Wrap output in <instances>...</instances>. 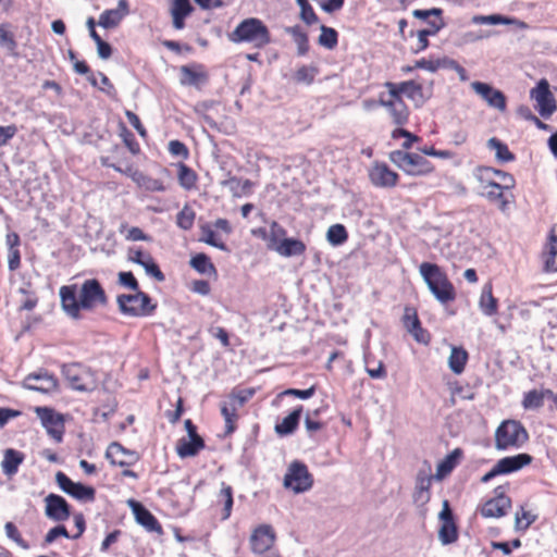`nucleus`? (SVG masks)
<instances>
[{"mask_svg":"<svg viewBox=\"0 0 557 557\" xmlns=\"http://www.w3.org/2000/svg\"><path fill=\"white\" fill-rule=\"evenodd\" d=\"M117 283L134 294H121L116 297V304L122 314L126 317H150L157 309V304L145 292L140 290L139 283L133 272L122 271L117 274Z\"/></svg>","mask_w":557,"mask_h":557,"instance_id":"nucleus-1","label":"nucleus"},{"mask_svg":"<svg viewBox=\"0 0 557 557\" xmlns=\"http://www.w3.org/2000/svg\"><path fill=\"white\" fill-rule=\"evenodd\" d=\"M419 272L438 302L446 305L456 299V289L438 264L422 262L419 267Z\"/></svg>","mask_w":557,"mask_h":557,"instance_id":"nucleus-2","label":"nucleus"},{"mask_svg":"<svg viewBox=\"0 0 557 557\" xmlns=\"http://www.w3.org/2000/svg\"><path fill=\"white\" fill-rule=\"evenodd\" d=\"M474 177L491 188L484 194L488 200L499 201L503 208L507 205L503 190L513 188L516 183L510 173L492 166L480 165L474 169Z\"/></svg>","mask_w":557,"mask_h":557,"instance_id":"nucleus-3","label":"nucleus"},{"mask_svg":"<svg viewBox=\"0 0 557 557\" xmlns=\"http://www.w3.org/2000/svg\"><path fill=\"white\" fill-rule=\"evenodd\" d=\"M228 38L235 44H252L256 48H263L271 42L269 28L257 17L243 20L228 35Z\"/></svg>","mask_w":557,"mask_h":557,"instance_id":"nucleus-4","label":"nucleus"},{"mask_svg":"<svg viewBox=\"0 0 557 557\" xmlns=\"http://www.w3.org/2000/svg\"><path fill=\"white\" fill-rule=\"evenodd\" d=\"M61 373L73 391L91 393L98 387L96 371L81 362L62 364Z\"/></svg>","mask_w":557,"mask_h":557,"instance_id":"nucleus-5","label":"nucleus"},{"mask_svg":"<svg viewBox=\"0 0 557 557\" xmlns=\"http://www.w3.org/2000/svg\"><path fill=\"white\" fill-rule=\"evenodd\" d=\"M529 441V433L520 421L504 420L495 431V447L497 450L521 448Z\"/></svg>","mask_w":557,"mask_h":557,"instance_id":"nucleus-6","label":"nucleus"},{"mask_svg":"<svg viewBox=\"0 0 557 557\" xmlns=\"http://www.w3.org/2000/svg\"><path fill=\"white\" fill-rule=\"evenodd\" d=\"M389 160L410 176H425L434 171V165L422 154L404 150L389 152Z\"/></svg>","mask_w":557,"mask_h":557,"instance_id":"nucleus-7","label":"nucleus"},{"mask_svg":"<svg viewBox=\"0 0 557 557\" xmlns=\"http://www.w3.org/2000/svg\"><path fill=\"white\" fill-rule=\"evenodd\" d=\"M313 483V476L305 462L294 460L289 463L283 480L285 488L292 490L296 494H301L311 490Z\"/></svg>","mask_w":557,"mask_h":557,"instance_id":"nucleus-8","label":"nucleus"},{"mask_svg":"<svg viewBox=\"0 0 557 557\" xmlns=\"http://www.w3.org/2000/svg\"><path fill=\"white\" fill-rule=\"evenodd\" d=\"M108 296L97 278H88L83 282L79 289V306L83 310H94L96 307H106Z\"/></svg>","mask_w":557,"mask_h":557,"instance_id":"nucleus-9","label":"nucleus"},{"mask_svg":"<svg viewBox=\"0 0 557 557\" xmlns=\"http://www.w3.org/2000/svg\"><path fill=\"white\" fill-rule=\"evenodd\" d=\"M35 413L40 420L41 425L45 428L48 435L52 437L57 443H61L65 432L64 416L60 412H57L53 408L47 406L36 407Z\"/></svg>","mask_w":557,"mask_h":557,"instance_id":"nucleus-10","label":"nucleus"},{"mask_svg":"<svg viewBox=\"0 0 557 557\" xmlns=\"http://www.w3.org/2000/svg\"><path fill=\"white\" fill-rule=\"evenodd\" d=\"M531 99L535 100L539 114L544 117H550L557 110V102L549 89L548 82L543 78L530 91Z\"/></svg>","mask_w":557,"mask_h":557,"instance_id":"nucleus-11","label":"nucleus"},{"mask_svg":"<svg viewBox=\"0 0 557 557\" xmlns=\"http://www.w3.org/2000/svg\"><path fill=\"white\" fill-rule=\"evenodd\" d=\"M25 389L39 392L42 394H51L58 391V379L48 370L41 368L25 376L22 382Z\"/></svg>","mask_w":557,"mask_h":557,"instance_id":"nucleus-12","label":"nucleus"},{"mask_svg":"<svg viewBox=\"0 0 557 557\" xmlns=\"http://www.w3.org/2000/svg\"><path fill=\"white\" fill-rule=\"evenodd\" d=\"M55 482L64 493L79 502L95 500L96 490L92 486L85 485L81 482H74L62 471L57 472Z\"/></svg>","mask_w":557,"mask_h":557,"instance_id":"nucleus-13","label":"nucleus"},{"mask_svg":"<svg viewBox=\"0 0 557 557\" xmlns=\"http://www.w3.org/2000/svg\"><path fill=\"white\" fill-rule=\"evenodd\" d=\"M276 541V534L272 525L260 524L255 528L249 537L250 549L256 555L270 552Z\"/></svg>","mask_w":557,"mask_h":557,"instance_id":"nucleus-14","label":"nucleus"},{"mask_svg":"<svg viewBox=\"0 0 557 557\" xmlns=\"http://www.w3.org/2000/svg\"><path fill=\"white\" fill-rule=\"evenodd\" d=\"M106 458L112 466L127 468L137 463L140 455L136 450L124 447L119 442H112L106 450Z\"/></svg>","mask_w":557,"mask_h":557,"instance_id":"nucleus-15","label":"nucleus"},{"mask_svg":"<svg viewBox=\"0 0 557 557\" xmlns=\"http://www.w3.org/2000/svg\"><path fill=\"white\" fill-rule=\"evenodd\" d=\"M399 175L384 162H374L369 170L371 184L379 188H393L397 185Z\"/></svg>","mask_w":557,"mask_h":557,"instance_id":"nucleus-16","label":"nucleus"},{"mask_svg":"<svg viewBox=\"0 0 557 557\" xmlns=\"http://www.w3.org/2000/svg\"><path fill=\"white\" fill-rule=\"evenodd\" d=\"M60 300L62 310L73 320H81L83 310L79 306V293L77 285H64L60 288Z\"/></svg>","mask_w":557,"mask_h":557,"instance_id":"nucleus-17","label":"nucleus"},{"mask_svg":"<svg viewBox=\"0 0 557 557\" xmlns=\"http://www.w3.org/2000/svg\"><path fill=\"white\" fill-rule=\"evenodd\" d=\"M433 475L431 474V466L426 465L425 469H420L416 476V485L413 491V502L417 506L423 507L431 499V485Z\"/></svg>","mask_w":557,"mask_h":557,"instance_id":"nucleus-18","label":"nucleus"},{"mask_svg":"<svg viewBox=\"0 0 557 557\" xmlns=\"http://www.w3.org/2000/svg\"><path fill=\"white\" fill-rule=\"evenodd\" d=\"M45 503V513L49 519L60 522L71 517V506L63 496L50 493L46 496Z\"/></svg>","mask_w":557,"mask_h":557,"instance_id":"nucleus-19","label":"nucleus"},{"mask_svg":"<svg viewBox=\"0 0 557 557\" xmlns=\"http://www.w3.org/2000/svg\"><path fill=\"white\" fill-rule=\"evenodd\" d=\"M127 504L131 507L138 524L144 527L148 532H154L158 534L163 533L158 519L141 503L135 499H129Z\"/></svg>","mask_w":557,"mask_h":557,"instance_id":"nucleus-20","label":"nucleus"},{"mask_svg":"<svg viewBox=\"0 0 557 557\" xmlns=\"http://www.w3.org/2000/svg\"><path fill=\"white\" fill-rule=\"evenodd\" d=\"M385 87L388 89V94L392 98H401V95H406V97L411 100L419 99L423 101V87L414 81L401 83L387 82Z\"/></svg>","mask_w":557,"mask_h":557,"instance_id":"nucleus-21","label":"nucleus"},{"mask_svg":"<svg viewBox=\"0 0 557 557\" xmlns=\"http://www.w3.org/2000/svg\"><path fill=\"white\" fill-rule=\"evenodd\" d=\"M472 89L480 95L490 107L504 111L506 109V97L503 91L495 89L487 83L473 82Z\"/></svg>","mask_w":557,"mask_h":557,"instance_id":"nucleus-22","label":"nucleus"},{"mask_svg":"<svg viewBox=\"0 0 557 557\" xmlns=\"http://www.w3.org/2000/svg\"><path fill=\"white\" fill-rule=\"evenodd\" d=\"M129 14V4L127 0H120L115 9L104 10L98 21V25L106 28L116 27L122 20Z\"/></svg>","mask_w":557,"mask_h":557,"instance_id":"nucleus-23","label":"nucleus"},{"mask_svg":"<svg viewBox=\"0 0 557 557\" xmlns=\"http://www.w3.org/2000/svg\"><path fill=\"white\" fill-rule=\"evenodd\" d=\"M545 398L553 400L557 404V394L552 389H531L523 395L522 407L525 410H539L544 406Z\"/></svg>","mask_w":557,"mask_h":557,"instance_id":"nucleus-24","label":"nucleus"},{"mask_svg":"<svg viewBox=\"0 0 557 557\" xmlns=\"http://www.w3.org/2000/svg\"><path fill=\"white\" fill-rule=\"evenodd\" d=\"M533 460V457L527 453H520L513 456H507L499 459L496 466L502 475L517 472L529 466Z\"/></svg>","mask_w":557,"mask_h":557,"instance_id":"nucleus-25","label":"nucleus"},{"mask_svg":"<svg viewBox=\"0 0 557 557\" xmlns=\"http://www.w3.org/2000/svg\"><path fill=\"white\" fill-rule=\"evenodd\" d=\"M510 507L511 499L509 497H493L482 506L481 515L485 518H500L507 513Z\"/></svg>","mask_w":557,"mask_h":557,"instance_id":"nucleus-26","label":"nucleus"},{"mask_svg":"<svg viewBox=\"0 0 557 557\" xmlns=\"http://www.w3.org/2000/svg\"><path fill=\"white\" fill-rule=\"evenodd\" d=\"M429 25H432V29H420L417 33H414V30L409 32L410 37H413L414 35L418 37L417 48L412 50L416 54L424 51L430 45L429 37L435 36L445 27L446 24L444 20H433L432 22H429Z\"/></svg>","mask_w":557,"mask_h":557,"instance_id":"nucleus-27","label":"nucleus"},{"mask_svg":"<svg viewBox=\"0 0 557 557\" xmlns=\"http://www.w3.org/2000/svg\"><path fill=\"white\" fill-rule=\"evenodd\" d=\"M302 414V406H297L283 420L275 424L274 431L278 436H288L297 430Z\"/></svg>","mask_w":557,"mask_h":557,"instance_id":"nucleus-28","label":"nucleus"},{"mask_svg":"<svg viewBox=\"0 0 557 557\" xmlns=\"http://www.w3.org/2000/svg\"><path fill=\"white\" fill-rule=\"evenodd\" d=\"M194 11L189 0H172L171 15L173 18V26L175 29H183L185 27V18Z\"/></svg>","mask_w":557,"mask_h":557,"instance_id":"nucleus-29","label":"nucleus"},{"mask_svg":"<svg viewBox=\"0 0 557 557\" xmlns=\"http://www.w3.org/2000/svg\"><path fill=\"white\" fill-rule=\"evenodd\" d=\"M206 446L202 437H182L177 441L176 453L181 458L195 457Z\"/></svg>","mask_w":557,"mask_h":557,"instance_id":"nucleus-30","label":"nucleus"},{"mask_svg":"<svg viewBox=\"0 0 557 557\" xmlns=\"http://www.w3.org/2000/svg\"><path fill=\"white\" fill-rule=\"evenodd\" d=\"M306 244L293 237L283 238V242L278 243L276 247H274L273 251H276L280 256L285 258L298 257L305 253Z\"/></svg>","mask_w":557,"mask_h":557,"instance_id":"nucleus-31","label":"nucleus"},{"mask_svg":"<svg viewBox=\"0 0 557 557\" xmlns=\"http://www.w3.org/2000/svg\"><path fill=\"white\" fill-rule=\"evenodd\" d=\"M215 505L221 507V520H227L232 515L234 498L233 487L225 482L221 483V490L216 495Z\"/></svg>","mask_w":557,"mask_h":557,"instance_id":"nucleus-32","label":"nucleus"},{"mask_svg":"<svg viewBox=\"0 0 557 557\" xmlns=\"http://www.w3.org/2000/svg\"><path fill=\"white\" fill-rule=\"evenodd\" d=\"M25 455L16 449L8 448L4 450L1 462L2 472L7 476H13L17 473L20 466L23 463Z\"/></svg>","mask_w":557,"mask_h":557,"instance_id":"nucleus-33","label":"nucleus"},{"mask_svg":"<svg viewBox=\"0 0 557 557\" xmlns=\"http://www.w3.org/2000/svg\"><path fill=\"white\" fill-rule=\"evenodd\" d=\"M200 67L201 65L199 64L181 66V84L183 86L198 87L200 84L206 83L208 78L206 73L196 71V69Z\"/></svg>","mask_w":557,"mask_h":557,"instance_id":"nucleus-34","label":"nucleus"},{"mask_svg":"<svg viewBox=\"0 0 557 557\" xmlns=\"http://www.w3.org/2000/svg\"><path fill=\"white\" fill-rule=\"evenodd\" d=\"M131 178L140 187L147 191H164L165 187L160 180L153 178L139 170L132 171Z\"/></svg>","mask_w":557,"mask_h":557,"instance_id":"nucleus-35","label":"nucleus"},{"mask_svg":"<svg viewBox=\"0 0 557 557\" xmlns=\"http://www.w3.org/2000/svg\"><path fill=\"white\" fill-rule=\"evenodd\" d=\"M461 457L462 450L460 448H455L437 465L435 478L441 480L448 475L459 463Z\"/></svg>","mask_w":557,"mask_h":557,"instance_id":"nucleus-36","label":"nucleus"},{"mask_svg":"<svg viewBox=\"0 0 557 557\" xmlns=\"http://www.w3.org/2000/svg\"><path fill=\"white\" fill-rule=\"evenodd\" d=\"M285 33L293 37L294 42L297 46V54L299 57H304L309 52L310 46L308 34L304 32L299 25L286 27Z\"/></svg>","mask_w":557,"mask_h":557,"instance_id":"nucleus-37","label":"nucleus"},{"mask_svg":"<svg viewBox=\"0 0 557 557\" xmlns=\"http://www.w3.org/2000/svg\"><path fill=\"white\" fill-rule=\"evenodd\" d=\"M479 307L483 314L492 317L497 313L498 300L493 296L492 286L486 284L481 293Z\"/></svg>","mask_w":557,"mask_h":557,"instance_id":"nucleus-38","label":"nucleus"},{"mask_svg":"<svg viewBox=\"0 0 557 557\" xmlns=\"http://www.w3.org/2000/svg\"><path fill=\"white\" fill-rule=\"evenodd\" d=\"M486 146L488 149L495 150L496 160L500 163L512 162L516 159L508 146L496 137L490 138Z\"/></svg>","mask_w":557,"mask_h":557,"instance_id":"nucleus-39","label":"nucleus"},{"mask_svg":"<svg viewBox=\"0 0 557 557\" xmlns=\"http://www.w3.org/2000/svg\"><path fill=\"white\" fill-rule=\"evenodd\" d=\"M0 47L11 55H17V42L9 23L0 24Z\"/></svg>","mask_w":557,"mask_h":557,"instance_id":"nucleus-40","label":"nucleus"},{"mask_svg":"<svg viewBox=\"0 0 557 557\" xmlns=\"http://www.w3.org/2000/svg\"><path fill=\"white\" fill-rule=\"evenodd\" d=\"M237 410V405L230 400L221 405V414L225 421V436L232 434L236 430L235 422L238 418Z\"/></svg>","mask_w":557,"mask_h":557,"instance_id":"nucleus-41","label":"nucleus"},{"mask_svg":"<svg viewBox=\"0 0 557 557\" xmlns=\"http://www.w3.org/2000/svg\"><path fill=\"white\" fill-rule=\"evenodd\" d=\"M190 267L200 274L216 275V269L211 259L203 252L196 253L190 259Z\"/></svg>","mask_w":557,"mask_h":557,"instance_id":"nucleus-42","label":"nucleus"},{"mask_svg":"<svg viewBox=\"0 0 557 557\" xmlns=\"http://www.w3.org/2000/svg\"><path fill=\"white\" fill-rule=\"evenodd\" d=\"M468 361V352L462 347L454 346L450 351V356L448 358L449 369L455 374H460L463 372L466 363Z\"/></svg>","mask_w":557,"mask_h":557,"instance_id":"nucleus-43","label":"nucleus"},{"mask_svg":"<svg viewBox=\"0 0 557 557\" xmlns=\"http://www.w3.org/2000/svg\"><path fill=\"white\" fill-rule=\"evenodd\" d=\"M471 23L475 25H511L515 20L498 13L491 15L476 14L472 16Z\"/></svg>","mask_w":557,"mask_h":557,"instance_id":"nucleus-44","label":"nucleus"},{"mask_svg":"<svg viewBox=\"0 0 557 557\" xmlns=\"http://www.w3.org/2000/svg\"><path fill=\"white\" fill-rule=\"evenodd\" d=\"M326 239L334 247L342 246L348 239V232L343 224H333L326 232Z\"/></svg>","mask_w":557,"mask_h":557,"instance_id":"nucleus-45","label":"nucleus"},{"mask_svg":"<svg viewBox=\"0 0 557 557\" xmlns=\"http://www.w3.org/2000/svg\"><path fill=\"white\" fill-rule=\"evenodd\" d=\"M321 34L318 44L325 49L333 50L338 44V33L335 28L326 25L320 26Z\"/></svg>","mask_w":557,"mask_h":557,"instance_id":"nucleus-46","label":"nucleus"},{"mask_svg":"<svg viewBox=\"0 0 557 557\" xmlns=\"http://www.w3.org/2000/svg\"><path fill=\"white\" fill-rule=\"evenodd\" d=\"M177 177L180 185L187 190L194 188L197 182V174L185 163L178 164Z\"/></svg>","mask_w":557,"mask_h":557,"instance_id":"nucleus-47","label":"nucleus"},{"mask_svg":"<svg viewBox=\"0 0 557 557\" xmlns=\"http://www.w3.org/2000/svg\"><path fill=\"white\" fill-rule=\"evenodd\" d=\"M389 114L393 119L394 124L398 126H403L408 123L409 120V109L405 101L398 99L396 104L391 109Z\"/></svg>","mask_w":557,"mask_h":557,"instance_id":"nucleus-48","label":"nucleus"},{"mask_svg":"<svg viewBox=\"0 0 557 557\" xmlns=\"http://www.w3.org/2000/svg\"><path fill=\"white\" fill-rule=\"evenodd\" d=\"M458 527L456 523H441L438 540L443 545H449L458 540Z\"/></svg>","mask_w":557,"mask_h":557,"instance_id":"nucleus-49","label":"nucleus"},{"mask_svg":"<svg viewBox=\"0 0 557 557\" xmlns=\"http://www.w3.org/2000/svg\"><path fill=\"white\" fill-rule=\"evenodd\" d=\"M202 237L200 238L201 242L215 247L222 251H228V247L225 243L218 240L214 231L212 230V226L208 223L200 226Z\"/></svg>","mask_w":557,"mask_h":557,"instance_id":"nucleus-50","label":"nucleus"},{"mask_svg":"<svg viewBox=\"0 0 557 557\" xmlns=\"http://www.w3.org/2000/svg\"><path fill=\"white\" fill-rule=\"evenodd\" d=\"M319 69L315 65H302L294 74V79L297 83L311 85L314 82Z\"/></svg>","mask_w":557,"mask_h":557,"instance_id":"nucleus-51","label":"nucleus"},{"mask_svg":"<svg viewBox=\"0 0 557 557\" xmlns=\"http://www.w3.org/2000/svg\"><path fill=\"white\" fill-rule=\"evenodd\" d=\"M286 234V230L280 223L272 221L270 223L269 243L267 244L268 249L274 250V247L283 242V238H287Z\"/></svg>","mask_w":557,"mask_h":557,"instance_id":"nucleus-52","label":"nucleus"},{"mask_svg":"<svg viewBox=\"0 0 557 557\" xmlns=\"http://www.w3.org/2000/svg\"><path fill=\"white\" fill-rule=\"evenodd\" d=\"M119 232L125 235V239L129 242H149L151 237L144 233V231L137 226L127 227V224L123 223L120 225Z\"/></svg>","mask_w":557,"mask_h":557,"instance_id":"nucleus-53","label":"nucleus"},{"mask_svg":"<svg viewBox=\"0 0 557 557\" xmlns=\"http://www.w3.org/2000/svg\"><path fill=\"white\" fill-rule=\"evenodd\" d=\"M392 138L398 139L404 138V143L401 144V149L404 151H408L414 143L420 141V137L412 134L411 132L407 131L403 127H397L392 132Z\"/></svg>","mask_w":557,"mask_h":557,"instance_id":"nucleus-54","label":"nucleus"},{"mask_svg":"<svg viewBox=\"0 0 557 557\" xmlns=\"http://www.w3.org/2000/svg\"><path fill=\"white\" fill-rule=\"evenodd\" d=\"M195 216V211L188 206H185L176 215V224L180 228L188 231L194 225Z\"/></svg>","mask_w":557,"mask_h":557,"instance_id":"nucleus-55","label":"nucleus"},{"mask_svg":"<svg viewBox=\"0 0 557 557\" xmlns=\"http://www.w3.org/2000/svg\"><path fill=\"white\" fill-rule=\"evenodd\" d=\"M4 532L7 537L14 542L18 547L23 549H28L30 547L29 543L22 537L21 532L13 522L9 521L4 524Z\"/></svg>","mask_w":557,"mask_h":557,"instance_id":"nucleus-56","label":"nucleus"},{"mask_svg":"<svg viewBox=\"0 0 557 557\" xmlns=\"http://www.w3.org/2000/svg\"><path fill=\"white\" fill-rule=\"evenodd\" d=\"M141 267L145 269L147 275L153 277L157 282L165 281L164 273L160 270V267L154 261L151 255H147V257L145 258V262L144 264H141Z\"/></svg>","mask_w":557,"mask_h":557,"instance_id":"nucleus-57","label":"nucleus"},{"mask_svg":"<svg viewBox=\"0 0 557 557\" xmlns=\"http://www.w3.org/2000/svg\"><path fill=\"white\" fill-rule=\"evenodd\" d=\"M442 14L443 10L441 8H431L428 10L416 9L412 12V15L416 18L426 22L428 25L429 22H432L433 20H443Z\"/></svg>","mask_w":557,"mask_h":557,"instance_id":"nucleus-58","label":"nucleus"},{"mask_svg":"<svg viewBox=\"0 0 557 557\" xmlns=\"http://www.w3.org/2000/svg\"><path fill=\"white\" fill-rule=\"evenodd\" d=\"M403 322L408 332L414 331L419 325H421V321L417 314V311L410 307L405 308Z\"/></svg>","mask_w":557,"mask_h":557,"instance_id":"nucleus-59","label":"nucleus"},{"mask_svg":"<svg viewBox=\"0 0 557 557\" xmlns=\"http://www.w3.org/2000/svg\"><path fill=\"white\" fill-rule=\"evenodd\" d=\"M121 136L123 137V141L125 146L128 148V150L133 154H137L140 151V146L138 141L136 140L134 134L127 129L125 126L122 128Z\"/></svg>","mask_w":557,"mask_h":557,"instance_id":"nucleus-60","label":"nucleus"},{"mask_svg":"<svg viewBox=\"0 0 557 557\" xmlns=\"http://www.w3.org/2000/svg\"><path fill=\"white\" fill-rule=\"evenodd\" d=\"M59 536L71 539L70 533L63 524H58L47 532L44 540L45 544L53 543Z\"/></svg>","mask_w":557,"mask_h":557,"instance_id":"nucleus-61","label":"nucleus"},{"mask_svg":"<svg viewBox=\"0 0 557 557\" xmlns=\"http://www.w3.org/2000/svg\"><path fill=\"white\" fill-rule=\"evenodd\" d=\"M534 520L535 517L521 507V515L519 512L516 513V529L524 531L534 522Z\"/></svg>","mask_w":557,"mask_h":557,"instance_id":"nucleus-62","label":"nucleus"},{"mask_svg":"<svg viewBox=\"0 0 557 557\" xmlns=\"http://www.w3.org/2000/svg\"><path fill=\"white\" fill-rule=\"evenodd\" d=\"M315 394V387L311 386L307 389H298V388H287L282 392L278 397L282 396H295L300 399H309Z\"/></svg>","mask_w":557,"mask_h":557,"instance_id":"nucleus-63","label":"nucleus"},{"mask_svg":"<svg viewBox=\"0 0 557 557\" xmlns=\"http://www.w3.org/2000/svg\"><path fill=\"white\" fill-rule=\"evenodd\" d=\"M169 151L172 156L181 157L183 159H187L189 156L188 148L186 145L180 140H171L169 143Z\"/></svg>","mask_w":557,"mask_h":557,"instance_id":"nucleus-64","label":"nucleus"}]
</instances>
